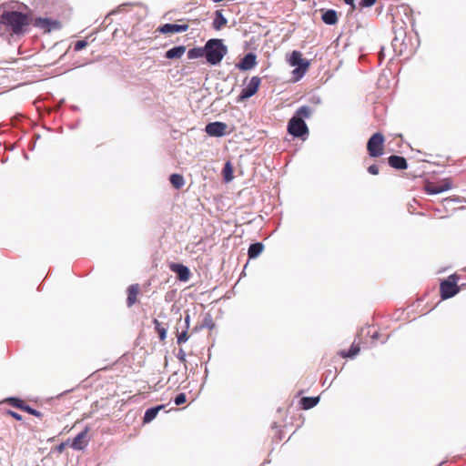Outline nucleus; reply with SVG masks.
Masks as SVG:
<instances>
[{
  "instance_id": "obj_42",
  "label": "nucleus",
  "mask_w": 466,
  "mask_h": 466,
  "mask_svg": "<svg viewBox=\"0 0 466 466\" xmlns=\"http://www.w3.org/2000/svg\"><path fill=\"white\" fill-rule=\"evenodd\" d=\"M66 448V444L65 443H60L57 447H56V450L59 451V452H62Z\"/></svg>"
},
{
  "instance_id": "obj_9",
  "label": "nucleus",
  "mask_w": 466,
  "mask_h": 466,
  "mask_svg": "<svg viewBox=\"0 0 466 466\" xmlns=\"http://www.w3.org/2000/svg\"><path fill=\"white\" fill-rule=\"evenodd\" d=\"M226 129L227 125L219 121L208 123L205 127V131L208 135L217 137H223L226 133Z\"/></svg>"
},
{
  "instance_id": "obj_14",
  "label": "nucleus",
  "mask_w": 466,
  "mask_h": 466,
  "mask_svg": "<svg viewBox=\"0 0 466 466\" xmlns=\"http://www.w3.org/2000/svg\"><path fill=\"white\" fill-rule=\"evenodd\" d=\"M389 165L398 170H404L408 167L407 160L404 157L391 155L388 157Z\"/></svg>"
},
{
  "instance_id": "obj_1",
  "label": "nucleus",
  "mask_w": 466,
  "mask_h": 466,
  "mask_svg": "<svg viewBox=\"0 0 466 466\" xmlns=\"http://www.w3.org/2000/svg\"><path fill=\"white\" fill-rule=\"evenodd\" d=\"M0 24L8 27L14 35H20L30 25V16L19 11L5 10L0 15Z\"/></svg>"
},
{
  "instance_id": "obj_32",
  "label": "nucleus",
  "mask_w": 466,
  "mask_h": 466,
  "mask_svg": "<svg viewBox=\"0 0 466 466\" xmlns=\"http://www.w3.org/2000/svg\"><path fill=\"white\" fill-rule=\"evenodd\" d=\"M188 339V335H187V329H184L181 333H179L177 335V344H182V343H185L187 342Z\"/></svg>"
},
{
  "instance_id": "obj_38",
  "label": "nucleus",
  "mask_w": 466,
  "mask_h": 466,
  "mask_svg": "<svg viewBox=\"0 0 466 466\" xmlns=\"http://www.w3.org/2000/svg\"><path fill=\"white\" fill-rule=\"evenodd\" d=\"M7 414H9L10 416H12L15 420H22V415L15 412V411H13V410H8L7 411Z\"/></svg>"
},
{
  "instance_id": "obj_10",
  "label": "nucleus",
  "mask_w": 466,
  "mask_h": 466,
  "mask_svg": "<svg viewBox=\"0 0 466 466\" xmlns=\"http://www.w3.org/2000/svg\"><path fill=\"white\" fill-rule=\"evenodd\" d=\"M257 65V56L250 52L244 56V57L236 64V67L242 71L252 69Z\"/></svg>"
},
{
  "instance_id": "obj_21",
  "label": "nucleus",
  "mask_w": 466,
  "mask_h": 466,
  "mask_svg": "<svg viewBox=\"0 0 466 466\" xmlns=\"http://www.w3.org/2000/svg\"><path fill=\"white\" fill-rule=\"evenodd\" d=\"M319 402V397H303L300 400V405L303 410H309Z\"/></svg>"
},
{
  "instance_id": "obj_26",
  "label": "nucleus",
  "mask_w": 466,
  "mask_h": 466,
  "mask_svg": "<svg viewBox=\"0 0 466 466\" xmlns=\"http://www.w3.org/2000/svg\"><path fill=\"white\" fill-rule=\"evenodd\" d=\"M424 189L428 195H437L442 193L441 187L439 184L428 183L425 185Z\"/></svg>"
},
{
  "instance_id": "obj_39",
  "label": "nucleus",
  "mask_w": 466,
  "mask_h": 466,
  "mask_svg": "<svg viewBox=\"0 0 466 466\" xmlns=\"http://www.w3.org/2000/svg\"><path fill=\"white\" fill-rule=\"evenodd\" d=\"M309 101L313 104L319 105L321 103V98L319 96H312L309 98Z\"/></svg>"
},
{
  "instance_id": "obj_18",
  "label": "nucleus",
  "mask_w": 466,
  "mask_h": 466,
  "mask_svg": "<svg viewBox=\"0 0 466 466\" xmlns=\"http://www.w3.org/2000/svg\"><path fill=\"white\" fill-rule=\"evenodd\" d=\"M139 291L138 284L130 285L127 288V304L128 307L133 306L137 302V297Z\"/></svg>"
},
{
  "instance_id": "obj_19",
  "label": "nucleus",
  "mask_w": 466,
  "mask_h": 466,
  "mask_svg": "<svg viewBox=\"0 0 466 466\" xmlns=\"http://www.w3.org/2000/svg\"><path fill=\"white\" fill-rule=\"evenodd\" d=\"M228 23L227 18L224 16L222 10H217L215 12V17L212 22V26L215 30H220L222 26Z\"/></svg>"
},
{
  "instance_id": "obj_16",
  "label": "nucleus",
  "mask_w": 466,
  "mask_h": 466,
  "mask_svg": "<svg viewBox=\"0 0 466 466\" xmlns=\"http://www.w3.org/2000/svg\"><path fill=\"white\" fill-rule=\"evenodd\" d=\"M164 408H165V405H163V404L148 408L145 411V414H144V417H143V422L144 423L151 422L157 417V415L158 414L159 410H161Z\"/></svg>"
},
{
  "instance_id": "obj_40",
  "label": "nucleus",
  "mask_w": 466,
  "mask_h": 466,
  "mask_svg": "<svg viewBox=\"0 0 466 466\" xmlns=\"http://www.w3.org/2000/svg\"><path fill=\"white\" fill-rule=\"evenodd\" d=\"M184 320H185V329H188L189 324H190V315L188 313H186Z\"/></svg>"
},
{
  "instance_id": "obj_34",
  "label": "nucleus",
  "mask_w": 466,
  "mask_h": 466,
  "mask_svg": "<svg viewBox=\"0 0 466 466\" xmlns=\"http://www.w3.org/2000/svg\"><path fill=\"white\" fill-rule=\"evenodd\" d=\"M87 46V42L86 40H78L75 43L74 50L78 52L84 49Z\"/></svg>"
},
{
  "instance_id": "obj_20",
  "label": "nucleus",
  "mask_w": 466,
  "mask_h": 466,
  "mask_svg": "<svg viewBox=\"0 0 466 466\" xmlns=\"http://www.w3.org/2000/svg\"><path fill=\"white\" fill-rule=\"evenodd\" d=\"M264 249V245L261 242H255L250 244L248 249V256L250 259L258 257Z\"/></svg>"
},
{
  "instance_id": "obj_8",
  "label": "nucleus",
  "mask_w": 466,
  "mask_h": 466,
  "mask_svg": "<svg viewBox=\"0 0 466 466\" xmlns=\"http://www.w3.org/2000/svg\"><path fill=\"white\" fill-rule=\"evenodd\" d=\"M261 78L258 76H252L248 82V84L241 90L238 102H242L246 99H248L252 96H254L260 86Z\"/></svg>"
},
{
  "instance_id": "obj_30",
  "label": "nucleus",
  "mask_w": 466,
  "mask_h": 466,
  "mask_svg": "<svg viewBox=\"0 0 466 466\" xmlns=\"http://www.w3.org/2000/svg\"><path fill=\"white\" fill-rule=\"evenodd\" d=\"M439 185L441 187L442 192L448 191L452 187V183L449 178L443 179L439 183Z\"/></svg>"
},
{
  "instance_id": "obj_2",
  "label": "nucleus",
  "mask_w": 466,
  "mask_h": 466,
  "mask_svg": "<svg viewBox=\"0 0 466 466\" xmlns=\"http://www.w3.org/2000/svg\"><path fill=\"white\" fill-rule=\"evenodd\" d=\"M312 110L308 106L299 107L288 122V132L294 137L304 138L309 135V128L304 118H309Z\"/></svg>"
},
{
  "instance_id": "obj_37",
  "label": "nucleus",
  "mask_w": 466,
  "mask_h": 466,
  "mask_svg": "<svg viewBox=\"0 0 466 466\" xmlns=\"http://www.w3.org/2000/svg\"><path fill=\"white\" fill-rule=\"evenodd\" d=\"M368 172L371 175H378L379 174V167L377 165H371L368 167Z\"/></svg>"
},
{
  "instance_id": "obj_43",
  "label": "nucleus",
  "mask_w": 466,
  "mask_h": 466,
  "mask_svg": "<svg viewBox=\"0 0 466 466\" xmlns=\"http://www.w3.org/2000/svg\"><path fill=\"white\" fill-rule=\"evenodd\" d=\"M371 338H372L373 339H379V333H378V332H374V334L371 336Z\"/></svg>"
},
{
  "instance_id": "obj_4",
  "label": "nucleus",
  "mask_w": 466,
  "mask_h": 466,
  "mask_svg": "<svg viewBox=\"0 0 466 466\" xmlns=\"http://www.w3.org/2000/svg\"><path fill=\"white\" fill-rule=\"evenodd\" d=\"M458 279L456 274H452L441 282L440 292L441 299H451L459 293Z\"/></svg>"
},
{
  "instance_id": "obj_41",
  "label": "nucleus",
  "mask_w": 466,
  "mask_h": 466,
  "mask_svg": "<svg viewBox=\"0 0 466 466\" xmlns=\"http://www.w3.org/2000/svg\"><path fill=\"white\" fill-rule=\"evenodd\" d=\"M346 5H350L351 9L354 10L356 8L355 0H343Z\"/></svg>"
},
{
  "instance_id": "obj_31",
  "label": "nucleus",
  "mask_w": 466,
  "mask_h": 466,
  "mask_svg": "<svg viewBox=\"0 0 466 466\" xmlns=\"http://www.w3.org/2000/svg\"><path fill=\"white\" fill-rule=\"evenodd\" d=\"M24 410V411H26L28 414L33 415V416H35V417H37V418L42 417V413H41L39 410H35V409H34V408L30 407V406H29V405H27V404L25 406V408H24V410Z\"/></svg>"
},
{
  "instance_id": "obj_23",
  "label": "nucleus",
  "mask_w": 466,
  "mask_h": 466,
  "mask_svg": "<svg viewBox=\"0 0 466 466\" xmlns=\"http://www.w3.org/2000/svg\"><path fill=\"white\" fill-rule=\"evenodd\" d=\"M205 57V46L203 47L196 46L193 48H190L187 51V57L188 59H197L200 57Z\"/></svg>"
},
{
  "instance_id": "obj_24",
  "label": "nucleus",
  "mask_w": 466,
  "mask_h": 466,
  "mask_svg": "<svg viewBox=\"0 0 466 466\" xmlns=\"http://www.w3.org/2000/svg\"><path fill=\"white\" fill-rule=\"evenodd\" d=\"M223 177L226 182H229L233 179V167L230 161H227L224 165Z\"/></svg>"
},
{
  "instance_id": "obj_13",
  "label": "nucleus",
  "mask_w": 466,
  "mask_h": 466,
  "mask_svg": "<svg viewBox=\"0 0 466 466\" xmlns=\"http://www.w3.org/2000/svg\"><path fill=\"white\" fill-rule=\"evenodd\" d=\"M170 269L177 275L180 281H187L190 277L189 268L180 263H173L170 266Z\"/></svg>"
},
{
  "instance_id": "obj_3",
  "label": "nucleus",
  "mask_w": 466,
  "mask_h": 466,
  "mask_svg": "<svg viewBox=\"0 0 466 466\" xmlns=\"http://www.w3.org/2000/svg\"><path fill=\"white\" fill-rule=\"evenodd\" d=\"M228 51V46L222 39L211 38L205 43V58L210 66L220 64Z\"/></svg>"
},
{
  "instance_id": "obj_12",
  "label": "nucleus",
  "mask_w": 466,
  "mask_h": 466,
  "mask_svg": "<svg viewBox=\"0 0 466 466\" xmlns=\"http://www.w3.org/2000/svg\"><path fill=\"white\" fill-rule=\"evenodd\" d=\"M188 25L187 24H165L159 27V32L162 34H175V33H183L187 31Z\"/></svg>"
},
{
  "instance_id": "obj_6",
  "label": "nucleus",
  "mask_w": 466,
  "mask_h": 466,
  "mask_svg": "<svg viewBox=\"0 0 466 466\" xmlns=\"http://www.w3.org/2000/svg\"><path fill=\"white\" fill-rule=\"evenodd\" d=\"M384 136L377 132L373 134L367 143V150L371 157H379L383 155Z\"/></svg>"
},
{
  "instance_id": "obj_35",
  "label": "nucleus",
  "mask_w": 466,
  "mask_h": 466,
  "mask_svg": "<svg viewBox=\"0 0 466 466\" xmlns=\"http://www.w3.org/2000/svg\"><path fill=\"white\" fill-rule=\"evenodd\" d=\"M377 0H360V5L361 7H370L372 6Z\"/></svg>"
},
{
  "instance_id": "obj_22",
  "label": "nucleus",
  "mask_w": 466,
  "mask_h": 466,
  "mask_svg": "<svg viewBox=\"0 0 466 466\" xmlns=\"http://www.w3.org/2000/svg\"><path fill=\"white\" fill-rule=\"evenodd\" d=\"M169 181L172 184V186L177 189H180L185 185L184 177L177 173L172 174L169 177Z\"/></svg>"
},
{
  "instance_id": "obj_11",
  "label": "nucleus",
  "mask_w": 466,
  "mask_h": 466,
  "mask_svg": "<svg viewBox=\"0 0 466 466\" xmlns=\"http://www.w3.org/2000/svg\"><path fill=\"white\" fill-rule=\"evenodd\" d=\"M88 431H89V427L86 426L81 432H79L73 439L71 446L74 450L82 451L86 447L88 441H85V439L86 438Z\"/></svg>"
},
{
  "instance_id": "obj_25",
  "label": "nucleus",
  "mask_w": 466,
  "mask_h": 466,
  "mask_svg": "<svg viewBox=\"0 0 466 466\" xmlns=\"http://www.w3.org/2000/svg\"><path fill=\"white\" fill-rule=\"evenodd\" d=\"M215 327V324L213 322V319L211 318V316L209 314H208L204 319H203V321L202 323L200 324L199 327H195L194 328V330L195 331H198L199 329H212L213 328Z\"/></svg>"
},
{
  "instance_id": "obj_15",
  "label": "nucleus",
  "mask_w": 466,
  "mask_h": 466,
  "mask_svg": "<svg viewBox=\"0 0 466 466\" xmlns=\"http://www.w3.org/2000/svg\"><path fill=\"white\" fill-rule=\"evenodd\" d=\"M186 51L187 47L185 46H176L166 52L165 57L167 59H178Z\"/></svg>"
},
{
  "instance_id": "obj_36",
  "label": "nucleus",
  "mask_w": 466,
  "mask_h": 466,
  "mask_svg": "<svg viewBox=\"0 0 466 466\" xmlns=\"http://www.w3.org/2000/svg\"><path fill=\"white\" fill-rule=\"evenodd\" d=\"M177 358L181 361V362H186V353L184 351L183 349H179L177 354Z\"/></svg>"
},
{
  "instance_id": "obj_17",
  "label": "nucleus",
  "mask_w": 466,
  "mask_h": 466,
  "mask_svg": "<svg viewBox=\"0 0 466 466\" xmlns=\"http://www.w3.org/2000/svg\"><path fill=\"white\" fill-rule=\"evenodd\" d=\"M321 19L326 25H333L338 22V14L334 9H327L322 13Z\"/></svg>"
},
{
  "instance_id": "obj_28",
  "label": "nucleus",
  "mask_w": 466,
  "mask_h": 466,
  "mask_svg": "<svg viewBox=\"0 0 466 466\" xmlns=\"http://www.w3.org/2000/svg\"><path fill=\"white\" fill-rule=\"evenodd\" d=\"M359 352L360 347L358 345L352 344L348 351L343 350L340 352V355L343 358H354L358 355Z\"/></svg>"
},
{
  "instance_id": "obj_7",
  "label": "nucleus",
  "mask_w": 466,
  "mask_h": 466,
  "mask_svg": "<svg viewBox=\"0 0 466 466\" xmlns=\"http://www.w3.org/2000/svg\"><path fill=\"white\" fill-rule=\"evenodd\" d=\"M289 64L292 66H296V68L293 70V75L297 78L302 77L309 66V62L306 59H303L301 57V53L296 50L293 51L290 56Z\"/></svg>"
},
{
  "instance_id": "obj_33",
  "label": "nucleus",
  "mask_w": 466,
  "mask_h": 466,
  "mask_svg": "<svg viewBox=\"0 0 466 466\" xmlns=\"http://www.w3.org/2000/svg\"><path fill=\"white\" fill-rule=\"evenodd\" d=\"M187 397L185 393H179L175 397L174 402L177 406L182 405L186 402Z\"/></svg>"
},
{
  "instance_id": "obj_29",
  "label": "nucleus",
  "mask_w": 466,
  "mask_h": 466,
  "mask_svg": "<svg viewBox=\"0 0 466 466\" xmlns=\"http://www.w3.org/2000/svg\"><path fill=\"white\" fill-rule=\"evenodd\" d=\"M7 403L12 405L13 407L18 408L20 410H24L25 406L26 405L21 399L16 397H9L5 400Z\"/></svg>"
},
{
  "instance_id": "obj_5",
  "label": "nucleus",
  "mask_w": 466,
  "mask_h": 466,
  "mask_svg": "<svg viewBox=\"0 0 466 466\" xmlns=\"http://www.w3.org/2000/svg\"><path fill=\"white\" fill-rule=\"evenodd\" d=\"M30 25L35 28H38L44 33H50L52 31L59 30L62 27V25L58 20L40 16H30Z\"/></svg>"
},
{
  "instance_id": "obj_27",
  "label": "nucleus",
  "mask_w": 466,
  "mask_h": 466,
  "mask_svg": "<svg viewBox=\"0 0 466 466\" xmlns=\"http://www.w3.org/2000/svg\"><path fill=\"white\" fill-rule=\"evenodd\" d=\"M153 322L155 324V329L158 333L160 340H164L167 338V328L162 326V324L157 319H154Z\"/></svg>"
}]
</instances>
